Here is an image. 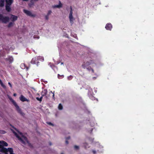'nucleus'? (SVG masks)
Here are the masks:
<instances>
[{
  "label": "nucleus",
  "mask_w": 154,
  "mask_h": 154,
  "mask_svg": "<svg viewBox=\"0 0 154 154\" xmlns=\"http://www.w3.org/2000/svg\"><path fill=\"white\" fill-rule=\"evenodd\" d=\"M20 134L21 136V137L19 136L17 133H15V135L17 137L19 140L22 143L25 144L26 142L29 144V145L30 143H29L27 137L23 135L22 133H20Z\"/></svg>",
  "instance_id": "nucleus-1"
},
{
  "label": "nucleus",
  "mask_w": 154,
  "mask_h": 154,
  "mask_svg": "<svg viewBox=\"0 0 154 154\" xmlns=\"http://www.w3.org/2000/svg\"><path fill=\"white\" fill-rule=\"evenodd\" d=\"M91 70L92 72L94 73V69H93L91 68Z\"/></svg>",
  "instance_id": "nucleus-36"
},
{
  "label": "nucleus",
  "mask_w": 154,
  "mask_h": 154,
  "mask_svg": "<svg viewBox=\"0 0 154 154\" xmlns=\"http://www.w3.org/2000/svg\"><path fill=\"white\" fill-rule=\"evenodd\" d=\"M14 24V23L13 22H10L8 25V27L9 28L13 26Z\"/></svg>",
  "instance_id": "nucleus-22"
},
{
  "label": "nucleus",
  "mask_w": 154,
  "mask_h": 154,
  "mask_svg": "<svg viewBox=\"0 0 154 154\" xmlns=\"http://www.w3.org/2000/svg\"><path fill=\"white\" fill-rule=\"evenodd\" d=\"M84 146L85 149H86L88 148H89V146L88 145V144L86 143H84Z\"/></svg>",
  "instance_id": "nucleus-21"
},
{
  "label": "nucleus",
  "mask_w": 154,
  "mask_h": 154,
  "mask_svg": "<svg viewBox=\"0 0 154 154\" xmlns=\"http://www.w3.org/2000/svg\"><path fill=\"white\" fill-rule=\"evenodd\" d=\"M6 60L9 61L10 63H11L13 61V58L12 56H9L6 59Z\"/></svg>",
  "instance_id": "nucleus-15"
},
{
  "label": "nucleus",
  "mask_w": 154,
  "mask_h": 154,
  "mask_svg": "<svg viewBox=\"0 0 154 154\" xmlns=\"http://www.w3.org/2000/svg\"><path fill=\"white\" fill-rule=\"evenodd\" d=\"M10 18L12 22H14L17 20V17L13 14H11Z\"/></svg>",
  "instance_id": "nucleus-12"
},
{
  "label": "nucleus",
  "mask_w": 154,
  "mask_h": 154,
  "mask_svg": "<svg viewBox=\"0 0 154 154\" xmlns=\"http://www.w3.org/2000/svg\"><path fill=\"white\" fill-rule=\"evenodd\" d=\"M48 93V91L46 89H44L42 93V95L43 96H45Z\"/></svg>",
  "instance_id": "nucleus-16"
},
{
  "label": "nucleus",
  "mask_w": 154,
  "mask_h": 154,
  "mask_svg": "<svg viewBox=\"0 0 154 154\" xmlns=\"http://www.w3.org/2000/svg\"><path fill=\"white\" fill-rule=\"evenodd\" d=\"M57 76H58V78L59 79H61L63 78L64 77L63 75H59V74H58Z\"/></svg>",
  "instance_id": "nucleus-24"
},
{
  "label": "nucleus",
  "mask_w": 154,
  "mask_h": 154,
  "mask_svg": "<svg viewBox=\"0 0 154 154\" xmlns=\"http://www.w3.org/2000/svg\"><path fill=\"white\" fill-rule=\"evenodd\" d=\"M112 28V26L111 23L106 24L105 26V28L108 30H111Z\"/></svg>",
  "instance_id": "nucleus-11"
},
{
  "label": "nucleus",
  "mask_w": 154,
  "mask_h": 154,
  "mask_svg": "<svg viewBox=\"0 0 154 154\" xmlns=\"http://www.w3.org/2000/svg\"><path fill=\"white\" fill-rule=\"evenodd\" d=\"M38 0H30V4L31 5H33L34 4V2L38 1Z\"/></svg>",
  "instance_id": "nucleus-19"
},
{
  "label": "nucleus",
  "mask_w": 154,
  "mask_h": 154,
  "mask_svg": "<svg viewBox=\"0 0 154 154\" xmlns=\"http://www.w3.org/2000/svg\"><path fill=\"white\" fill-rule=\"evenodd\" d=\"M48 15H46L45 16V19L46 20H48L49 18H48Z\"/></svg>",
  "instance_id": "nucleus-29"
},
{
  "label": "nucleus",
  "mask_w": 154,
  "mask_h": 154,
  "mask_svg": "<svg viewBox=\"0 0 154 154\" xmlns=\"http://www.w3.org/2000/svg\"><path fill=\"white\" fill-rule=\"evenodd\" d=\"M6 133V132L3 130H0V133L4 134H5Z\"/></svg>",
  "instance_id": "nucleus-25"
},
{
  "label": "nucleus",
  "mask_w": 154,
  "mask_h": 154,
  "mask_svg": "<svg viewBox=\"0 0 154 154\" xmlns=\"http://www.w3.org/2000/svg\"><path fill=\"white\" fill-rule=\"evenodd\" d=\"M39 58L38 57L36 56L33 58L31 61V63L32 64H36L37 66L39 63Z\"/></svg>",
  "instance_id": "nucleus-5"
},
{
  "label": "nucleus",
  "mask_w": 154,
  "mask_h": 154,
  "mask_svg": "<svg viewBox=\"0 0 154 154\" xmlns=\"http://www.w3.org/2000/svg\"><path fill=\"white\" fill-rule=\"evenodd\" d=\"M22 65H23L25 66V64H21V65L22 66Z\"/></svg>",
  "instance_id": "nucleus-41"
},
{
  "label": "nucleus",
  "mask_w": 154,
  "mask_h": 154,
  "mask_svg": "<svg viewBox=\"0 0 154 154\" xmlns=\"http://www.w3.org/2000/svg\"><path fill=\"white\" fill-rule=\"evenodd\" d=\"M61 154H64L63 153H62Z\"/></svg>",
  "instance_id": "nucleus-44"
},
{
  "label": "nucleus",
  "mask_w": 154,
  "mask_h": 154,
  "mask_svg": "<svg viewBox=\"0 0 154 154\" xmlns=\"http://www.w3.org/2000/svg\"><path fill=\"white\" fill-rule=\"evenodd\" d=\"M49 144H50V145H51V142H49Z\"/></svg>",
  "instance_id": "nucleus-39"
},
{
  "label": "nucleus",
  "mask_w": 154,
  "mask_h": 154,
  "mask_svg": "<svg viewBox=\"0 0 154 154\" xmlns=\"http://www.w3.org/2000/svg\"><path fill=\"white\" fill-rule=\"evenodd\" d=\"M63 64V63H61V64Z\"/></svg>",
  "instance_id": "nucleus-45"
},
{
  "label": "nucleus",
  "mask_w": 154,
  "mask_h": 154,
  "mask_svg": "<svg viewBox=\"0 0 154 154\" xmlns=\"http://www.w3.org/2000/svg\"><path fill=\"white\" fill-rule=\"evenodd\" d=\"M42 98L43 96H41L40 98H39L38 97H36V99L38 100L39 101H40V102H41L42 100Z\"/></svg>",
  "instance_id": "nucleus-23"
},
{
  "label": "nucleus",
  "mask_w": 154,
  "mask_h": 154,
  "mask_svg": "<svg viewBox=\"0 0 154 154\" xmlns=\"http://www.w3.org/2000/svg\"><path fill=\"white\" fill-rule=\"evenodd\" d=\"M17 95L16 94V93H14V96H16Z\"/></svg>",
  "instance_id": "nucleus-37"
},
{
  "label": "nucleus",
  "mask_w": 154,
  "mask_h": 154,
  "mask_svg": "<svg viewBox=\"0 0 154 154\" xmlns=\"http://www.w3.org/2000/svg\"><path fill=\"white\" fill-rule=\"evenodd\" d=\"M93 130V128H92V129H91V132H90L91 133L92 132V131Z\"/></svg>",
  "instance_id": "nucleus-38"
},
{
  "label": "nucleus",
  "mask_w": 154,
  "mask_h": 154,
  "mask_svg": "<svg viewBox=\"0 0 154 154\" xmlns=\"http://www.w3.org/2000/svg\"><path fill=\"white\" fill-rule=\"evenodd\" d=\"M20 100L22 102L27 101L29 102V100L26 98L23 95H21L20 97Z\"/></svg>",
  "instance_id": "nucleus-10"
},
{
  "label": "nucleus",
  "mask_w": 154,
  "mask_h": 154,
  "mask_svg": "<svg viewBox=\"0 0 154 154\" xmlns=\"http://www.w3.org/2000/svg\"><path fill=\"white\" fill-rule=\"evenodd\" d=\"M8 85H9V86H10V87L11 88H12V85H11V83L10 82H9L8 83Z\"/></svg>",
  "instance_id": "nucleus-31"
},
{
  "label": "nucleus",
  "mask_w": 154,
  "mask_h": 154,
  "mask_svg": "<svg viewBox=\"0 0 154 154\" xmlns=\"http://www.w3.org/2000/svg\"><path fill=\"white\" fill-rule=\"evenodd\" d=\"M92 152L94 153V154H95L96 153V151L94 150H93L92 151Z\"/></svg>",
  "instance_id": "nucleus-33"
},
{
  "label": "nucleus",
  "mask_w": 154,
  "mask_h": 154,
  "mask_svg": "<svg viewBox=\"0 0 154 154\" xmlns=\"http://www.w3.org/2000/svg\"><path fill=\"white\" fill-rule=\"evenodd\" d=\"M26 69H28V67H26Z\"/></svg>",
  "instance_id": "nucleus-43"
},
{
  "label": "nucleus",
  "mask_w": 154,
  "mask_h": 154,
  "mask_svg": "<svg viewBox=\"0 0 154 154\" xmlns=\"http://www.w3.org/2000/svg\"><path fill=\"white\" fill-rule=\"evenodd\" d=\"M23 1H28V0H23Z\"/></svg>",
  "instance_id": "nucleus-40"
},
{
  "label": "nucleus",
  "mask_w": 154,
  "mask_h": 154,
  "mask_svg": "<svg viewBox=\"0 0 154 154\" xmlns=\"http://www.w3.org/2000/svg\"><path fill=\"white\" fill-rule=\"evenodd\" d=\"M74 147L75 149L76 150L78 149H79V146H76V145H75L74 146Z\"/></svg>",
  "instance_id": "nucleus-27"
},
{
  "label": "nucleus",
  "mask_w": 154,
  "mask_h": 154,
  "mask_svg": "<svg viewBox=\"0 0 154 154\" xmlns=\"http://www.w3.org/2000/svg\"><path fill=\"white\" fill-rule=\"evenodd\" d=\"M51 13H52L51 11V10H49L48 11V12L47 15L49 16V15H50L51 14Z\"/></svg>",
  "instance_id": "nucleus-28"
},
{
  "label": "nucleus",
  "mask_w": 154,
  "mask_h": 154,
  "mask_svg": "<svg viewBox=\"0 0 154 154\" xmlns=\"http://www.w3.org/2000/svg\"><path fill=\"white\" fill-rule=\"evenodd\" d=\"M58 108L60 110H62L63 109V106L61 103H60L58 106Z\"/></svg>",
  "instance_id": "nucleus-20"
},
{
  "label": "nucleus",
  "mask_w": 154,
  "mask_h": 154,
  "mask_svg": "<svg viewBox=\"0 0 154 154\" xmlns=\"http://www.w3.org/2000/svg\"><path fill=\"white\" fill-rule=\"evenodd\" d=\"M62 5L60 1H59V3L58 5H55L52 6L53 8H60L62 7Z\"/></svg>",
  "instance_id": "nucleus-14"
},
{
  "label": "nucleus",
  "mask_w": 154,
  "mask_h": 154,
  "mask_svg": "<svg viewBox=\"0 0 154 154\" xmlns=\"http://www.w3.org/2000/svg\"><path fill=\"white\" fill-rule=\"evenodd\" d=\"M66 144H68L69 143L68 141L67 140H66Z\"/></svg>",
  "instance_id": "nucleus-35"
},
{
  "label": "nucleus",
  "mask_w": 154,
  "mask_h": 154,
  "mask_svg": "<svg viewBox=\"0 0 154 154\" xmlns=\"http://www.w3.org/2000/svg\"><path fill=\"white\" fill-rule=\"evenodd\" d=\"M23 12L25 13L27 15L32 17H35V14H32L31 11L27 10H26L24 9L23 10Z\"/></svg>",
  "instance_id": "nucleus-7"
},
{
  "label": "nucleus",
  "mask_w": 154,
  "mask_h": 154,
  "mask_svg": "<svg viewBox=\"0 0 154 154\" xmlns=\"http://www.w3.org/2000/svg\"><path fill=\"white\" fill-rule=\"evenodd\" d=\"M18 112L22 116H24L25 115V114L22 112L21 109L19 107L18 108H16Z\"/></svg>",
  "instance_id": "nucleus-13"
},
{
  "label": "nucleus",
  "mask_w": 154,
  "mask_h": 154,
  "mask_svg": "<svg viewBox=\"0 0 154 154\" xmlns=\"http://www.w3.org/2000/svg\"><path fill=\"white\" fill-rule=\"evenodd\" d=\"M48 124L50 125H53V124L51 122H49L48 123Z\"/></svg>",
  "instance_id": "nucleus-30"
},
{
  "label": "nucleus",
  "mask_w": 154,
  "mask_h": 154,
  "mask_svg": "<svg viewBox=\"0 0 154 154\" xmlns=\"http://www.w3.org/2000/svg\"><path fill=\"white\" fill-rule=\"evenodd\" d=\"M8 145V144L7 142L4 141H2L0 143V148L3 146H7Z\"/></svg>",
  "instance_id": "nucleus-9"
},
{
  "label": "nucleus",
  "mask_w": 154,
  "mask_h": 154,
  "mask_svg": "<svg viewBox=\"0 0 154 154\" xmlns=\"http://www.w3.org/2000/svg\"><path fill=\"white\" fill-rule=\"evenodd\" d=\"M70 13L69 15V19L71 23L73 22V17L72 15V7H70Z\"/></svg>",
  "instance_id": "nucleus-8"
},
{
  "label": "nucleus",
  "mask_w": 154,
  "mask_h": 154,
  "mask_svg": "<svg viewBox=\"0 0 154 154\" xmlns=\"http://www.w3.org/2000/svg\"><path fill=\"white\" fill-rule=\"evenodd\" d=\"M93 63V61L91 60H90L88 61H85L82 64V66L83 68L85 69Z\"/></svg>",
  "instance_id": "nucleus-6"
},
{
  "label": "nucleus",
  "mask_w": 154,
  "mask_h": 154,
  "mask_svg": "<svg viewBox=\"0 0 154 154\" xmlns=\"http://www.w3.org/2000/svg\"><path fill=\"white\" fill-rule=\"evenodd\" d=\"M12 102H13L14 105V106H15V107H16V108H18L19 106H18L17 104V103H16V102L14 101V100H12Z\"/></svg>",
  "instance_id": "nucleus-18"
},
{
  "label": "nucleus",
  "mask_w": 154,
  "mask_h": 154,
  "mask_svg": "<svg viewBox=\"0 0 154 154\" xmlns=\"http://www.w3.org/2000/svg\"><path fill=\"white\" fill-rule=\"evenodd\" d=\"M70 139V137L69 136V137H66V140H69V139Z\"/></svg>",
  "instance_id": "nucleus-34"
},
{
  "label": "nucleus",
  "mask_w": 154,
  "mask_h": 154,
  "mask_svg": "<svg viewBox=\"0 0 154 154\" xmlns=\"http://www.w3.org/2000/svg\"><path fill=\"white\" fill-rule=\"evenodd\" d=\"M4 0H0V7H2L4 5Z\"/></svg>",
  "instance_id": "nucleus-17"
},
{
  "label": "nucleus",
  "mask_w": 154,
  "mask_h": 154,
  "mask_svg": "<svg viewBox=\"0 0 154 154\" xmlns=\"http://www.w3.org/2000/svg\"><path fill=\"white\" fill-rule=\"evenodd\" d=\"M1 148L0 151L5 153V154H14L13 153V149L11 148H8V149L2 147Z\"/></svg>",
  "instance_id": "nucleus-2"
},
{
  "label": "nucleus",
  "mask_w": 154,
  "mask_h": 154,
  "mask_svg": "<svg viewBox=\"0 0 154 154\" xmlns=\"http://www.w3.org/2000/svg\"><path fill=\"white\" fill-rule=\"evenodd\" d=\"M73 78V76L72 75H70L68 77V79L69 80H71Z\"/></svg>",
  "instance_id": "nucleus-26"
},
{
  "label": "nucleus",
  "mask_w": 154,
  "mask_h": 154,
  "mask_svg": "<svg viewBox=\"0 0 154 154\" xmlns=\"http://www.w3.org/2000/svg\"><path fill=\"white\" fill-rule=\"evenodd\" d=\"M6 2L5 9L7 11L10 12L11 10V8L10 7L13 2V0H5Z\"/></svg>",
  "instance_id": "nucleus-3"
},
{
  "label": "nucleus",
  "mask_w": 154,
  "mask_h": 154,
  "mask_svg": "<svg viewBox=\"0 0 154 154\" xmlns=\"http://www.w3.org/2000/svg\"><path fill=\"white\" fill-rule=\"evenodd\" d=\"M4 23H6L9 21V18L8 17H4L2 14H0V20Z\"/></svg>",
  "instance_id": "nucleus-4"
},
{
  "label": "nucleus",
  "mask_w": 154,
  "mask_h": 154,
  "mask_svg": "<svg viewBox=\"0 0 154 154\" xmlns=\"http://www.w3.org/2000/svg\"><path fill=\"white\" fill-rule=\"evenodd\" d=\"M91 67H89L87 68V69H88L89 70H90L91 69Z\"/></svg>",
  "instance_id": "nucleus-32"
},
{
  "label": "nucleus",
  "mask_w": 154,
  "mask_h": 154,
  "mask_svg": "<svg viewBox=\"0 0 154 154\" xmlns=\"http://www.w3.org/2000/svg\"><path fill=\"white\" fill-rule=\"evenodd\" d=\"M54 94H53V97H54Z\"/></svg>",
  "instance_id": "nucleus-42"
}]
</instances>
